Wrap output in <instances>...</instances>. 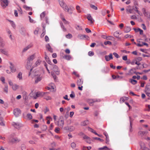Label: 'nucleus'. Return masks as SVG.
Listing matches in <instances>:
<instances>
[{
	"instance_id": "338daca9",
	"label": "nucleus",
	"mask_w": 150,
	"mask_h": 150,
	"mask_svg": "<svg viewBox=\"0 0 150 150\" xmlns=\"http://www.w3.org/2000/svg\"><path fill=\"white\" fill-rule=\"evenodd\" d=\"M45 99L47 100H50L51 99V98L49 96H48L45 98Z\"/></svg>"
},
{
	"instance_id": "5701e85b",
	"label": "nucleus",
	"mask_w": 150,
	"mask_h": 150,
	"mask_svg": "<svg viewBox=\"0 0 150 150\" xmlns=\"http://www.w3.org/2000/svg\"><path fill=\"white\" fill-rule=\"evenodd\" d=\"M83 83V79H79L77 81V85L80 86L82 85Z\"/></svg>"
},
{
	"instance_id": "9b49d317",
	"label": "nucleus",
	"mask_w": 150,
	"mask_h": 150,
	"mask_svg": "<svg viewBox=\"0 0 150 150\" xmlns=\"http://www.w3.org/2000/svg\"><path fill=\"white\" fill-rule=\"evenodd\" d=\"M142 10L145 16H146L148 18H150V13L148 11H146L145 9L144 8H143Z\"/></svg>"
},
{
	"instance_id": "13d9d810",
	"label": "nucleus",
	"mask_w": 150,
	"mask_h": 150,
	"mask_svg": "<svg viewBox=\"0 0 150 150\" xmlns=\"http://www.w3.org/2000/svg\"><path fill=\"white\" fill-rule=\"evenodd\" d=\"M109 56L108 55H105V59L107 61H108L110 60V58H109Z\"/></svg>"
},
{
	"instance_id": "7c9ffc66",
	"label": "nucleus",
	"mask_w": 150,
	"mask_h": 150,
	"mask_svg": "<svg viewBox=\"0 0 150 150\" xmlns=\"http://www.w3.org/2000/svg\"><path fill=\"white\" fill-rule=\"evenodd\" d=\"M18 88V86L16 84H14L12 86V88L14 90H16Z\"/></svg>"
},
{
	"instance_id": "20e7f679",
	"label": "nucleus",
	"mask_w": 150,
	"mask_h": 150,
	"mask_svg": "<svg viewBox=\"0 0 150 150\" xmlns=\"http://www.w3.org/2000/svg\"><path fill=\"white\" fill-rule=\"evenodd\" d=\"M42 78V75L41 74H39L35 75V83H37L40 81Z\"/></svg>"
},
{
	"instance_id": "603ef678",
	"label": "nucleus",
	"mask_w": 150,
	"mask_h": 150,
	"mask_svg": "<svg viewBox=\"0 0 150 150\" xmlns=\"http://www.w3.org/2000/svg\"><path fill=\"white\" fill-rule=\"evenodd\" d=\"M66 37L67 38H70L72 37V35L71 34L69 33L66 35Z\"/></svg>"
},
{
	"instance_id": "6ab92c4d",
	"label": "nucleus",
	"mask_w": 150,
	"mask_h": 150,
	"mask_svg": "<svg viewBox=\"0 0 150 150\" xmlns=\"http://www.w3.org/2000/svg\"><path fill=\"white\" fill-rule=\"evenodd\" d=\"M46 48L51 52H53V49L51 47L49 43L47 44L46 45Z\"/></svg>"
},
{
	"instance_id": "f3484780",
	"label": "nucleus",
	"mask_w": 150,
	"mask_h": 150,
	"mask_svg": "<svg viewBox=\"0 0 150 150\" xmlns=\"http://www.w3.org/2000/svg\"><path fill=\"white\" fill-rule=\"evenodd\" d=\"M0 52L3 54L6 55L8 56V52L5 49H0Z\"/></svg>"
},
{
	"instance_id": "7ed1b4c3",
	"label": "nucleus",
	"mask_w": 150,
	"mask_h": 150,
	"mask_svg": "<svg viewBox=\"0 0 150 150\" xmlns=\"http://www.w3.org/2000/svg\"><path fill=\"white\" fill-rule=\"evenodd\" d=\"M64 124V121L63 116H61L59 117V120L57 122V125L59 127L62 128Z\"/></svg>"
},
{
	"instance_id": "0e129e2a",
	"label": "nucleus",
	"mask_w": 150,
	"mask_h": 150,
	"mask_svg": "<svg viewBox=\"0 0 150 150\" xmlns=\"http://www.w3.org/2000/svg\"><path fill=\"white\" fill-rule=\"evenodd\" d=\"M45 40L46 42H49V38L46 35L45 37Z\"/></svg>"
},
{
	"instance_id": "052dcab7",
	"label": "nucleus",
	"mask_w": 150,
	"mask_h": 150,
	"mask_svg": "<svg viewBox=\"0 0 150 150\" xmlns=\"http://www.w3.org/2000/svg\"><path fill=\"white\" fill-rule=\"evenodd\" d=\"M1 80L3 83H5V79L4 77H1Z\"/></svg>"
},
{
	"instance_id": "09e8293b",
	"label": "nucleus",
	"mask_w": 150,
	"mask_h": 150,
	"mask_svg": "<svg viewBox=\"0 0 150 150\" xmlns=\"http://www.w3.org/2000/svg\"><path fill=\"white\" fill-rule=\"evenodd\" d=\"M133 36L129 34H127L126 35H125L124 36L125 38H131Z\"/></svg>"
},
{
	"instance_id": "c85d7f7f",
	"label": "nucleus",
	"mask_w": 150,
	"mask_h": 150,
	"mask_svg": "<svg viewBox=\"0 0 150 150\" xmlns=\"http://www.w3.org/2000/svg\"><path fill=\"white\" fill-rule=\"evenodd\" d=\"M23 8L27 10L31 11L32 10V8L31 7L28 6L26 5L23 6Z\"/></svg>"
},
{
	"instance_id": "37998d69",
	"label": "nucleus",
	"mask_w": 150,
	"mask_h": 150,
	"mask_svg": "<svg viewBox=\"0 0 150 150\" xmlns=\"http://www.w3.org/2000/svg\"><path fill=\"white\" fill-rule=\"evenodd\" d=\"M27 118L29 120H31L32 118V116L30 113H28L27 115Z\"/></svg>"
},
{
	"instance_id": "774afa93",
	"label": "nucleus",
	"mask_w": 150,
	"mask_h": 150,
	"mask_svg": "<svg viewBox=\"0 0 150 150\" xmlns=\"http://www.w3.org/2000/svg\"><path fill=\"white\" fill-rule=\"evenodd\" d=\"M60 130V129L59 127H56L55 129V132L56 133H58Z\"/></svg>"
},
{
	"instance_id": "49530a36",
	"label": "nucleus",
	"mask_w": 150,
	"mask_h": 150,
	"mask_svg": "<svg viewBox=\"0 0 150 150\" xmlns=\"http://www.w3.org/2000/svg\"><path fill=\"white\" fill-rule=\"evenodd\" d=\"M78 38L80 39L83 40L84 39L83 37V35L79 34L78 36Z\"/></svg>"
},
{
	"instance_id": "39448f33",
	"label": "nucleus",
	"mask_w": 150,
	"mask_h": 150,
	"mask_svg": "<svg viewBox=\"0 0 150 150\" xmlns=\"http://www.w3.org/2000/svg\"><path fill=\"white\" fill-rule=\"evenodd\" d=\"M49 92H38L36 93H35V96H34V98L35 99H36L38 97H42L44 96L45 94H48Z\"/></svg>"
},
{
	"instance_id": "cd10ccee",
	"label": "nucleus",
	"mask_w": 150,
	"mask_h": 150,
	"mask_svg": "<svg viewBox=\"0 0 150 150\" xmlns=\"http://www.w3.org/2000/svg\"><path fill=\"white\" fill-rule=\"evenodd\" d=\"M87 18L88 20L91 22V23H92L93 22V18L90 14H89L88 15Z\"/></svg>"
},
{
	"instance_id": "79ce46f5",
	"label": "nucleus",
	"mask_w": 150,
	"mask_h": 150,
	"mask_svg": "<svg viewBox=\"0 0 150 150\" xmlns=\"http://www.w3.org/2000/svg\"><path fill=\"white\" fill-rule=\"evenodd\" d=\"M51 74H52V76H53V77L54 80L55 81H57V76H56V75H55V74H54L53 73H52V72H51Z\"/></svg>"
},
{
	"instance_id": "e433bc0d",
	"label": "nucleus",
	"mask_w": 150,
	"mask_h": 150,
	"mask_svg": "<svg viewBox=\"0 0 150 150\" xmlns=\"http://www.w3.org/2000/svg\"><path fill=\"white\" fill-rule=\"evenodd\" d=\"M71 146L73 149H74L76 146V144L74 142H72L71 144Z\"/></svg>"
},
{
	"instance_id": "e2e57ef3",
	"label": "nucleus",
	"mask_w": 150,
	"mask_h": 150,
	"mask_svg": "<svg viewBox=\"0 0 150 150\" xmlns=\"http://www.w3.org/2000/svg\"><path fill=\"white\" fill-rule=\"evenodd\" d=\"M74 128L73 126H71L68 129V130L70 131H71L74 130Z\"/></svg>"
},
{
	"instance_id": "bb28decb",
	"label": "nucleus",
	"mask_w": 150,
	"mask_h": 150,
	"mask_svg": "<svg viewBox=\"0 0 150 150\" xmlns=\"http://www.w3.org/2000/svg\"><path fill=\"white\" fill-rule=\"evenodd\" d=\"M119 33L117 31H115L114 33V35L116 38L119 39H121V38L119 37Z\"/></svg>"
},
{
	"instance_id": "aec40b11",
	"label": "nucleus",
	"mask_w": 150,
	"mask_h": 150,
	"mask_svg": "<svg viewBox=\"0 0 150 150\" xmlns=\"http://www.w3.org/2000/svg\"><path fill=\"white\" fill-rule=\"evenodd\" d=\"M62 57L63 58L67 60H69L72 58V57L70 55H65Z\"/></svg>"
},
{
	"instance_id": "c756f323",
	"label": "nucleus",
	"mask_w": 150,
	"mask_h": 150,
	"mask_svg": "<svg viewBox=\"0 0 150 150\" xmlns=\"http://www.w3.org/2000/svg\"><path fill=\"white\" fill-rule=\"evenodd\" d=\"M131 28L127 26L125 28V32L126 33H128L131 30Z\"/></svg>"
},
{
	"instance_id": "2eb2a0df",
	"label": "nucleus",
	"mask_w": 150,
	"mask_h": 150,
	"mask_svg": "<svg viewBox=\"0 0 150 150\" xmlns=\"http://www.w3.org/2000/svg\"><path fill=\"white\" fill-rule=\"evenodd\" d=\"M33 46V44L32 43L30 44L29 45H27V46L25 47L23 50L22 51V52H24L26 51H27L30 48L32 47Z\"/></svg>"
},
{
	"instance_id": "4d7b16f0",
	"label": "nucleus",
	"mask_w": 150,
	"mask_h": 150,
	"mask_svg": "<svg viewBox=\"0 0 150 150\" xmlns=\"http://www.w3.org/2000/svg\"><path fill=\"white\" fill-rule=\"evenodd\" d=\"M21 149L22 150H25L26 148V146L24 144H22L21 146Z\"/></svg>"
},
{
	"instance_id": "6e6552de",
	"label": "nucleus",
	"mask_w": 150,
	"mask_h": 150,
	"mask_svg": "<svg viewBox=\"0 0 150 150\" xmlns=\"http://www.w3.org/2000/svg\"><path fill=\"white\" fill-rule=\"evenodd\" d=\"M21 111L18 108L15 109L13 110V114L16 117H18L21 113Z\"/></svg>"
},
{
	"instance_id": "393cba45",
	"label": "nucleus",
	"mask_w": 150,
	"mask_h": 150,
	"mask_svg": "<svg viewBox=\"0 0 150 150\" xmlns=\"http://www.w3.org/2000/svg\"><path fill=\"white\" fill-rule=\"evenodd\" d=\"M147 133V132L139 131L138 132V134L141 136H142L145 134H146Z\"/></svg>"
},
{
	"instance_id": "dca6fc26",
	"label": "nucleus",
	"mask_w": 150,
	"mask_h": 150,
	"mask_svg": "<svg viewBox=\"0 0 150 150\" xmlns=\"http://www.w3.org/2000/svg\"><path fill=\"white\" fill-rule=\"evenodd\" d=\"M136 69L133 68L130 69L127 75H132L136 73Z\"/></svg>"
},
{
	"instance_id": "680f3d73",
	"label": "nucleus",
	"mask_w": 150,
	"mask_h": 150,
	"mask_svg": "<svg viewBox=\"0 0 150 150\" xmlns=\"http://www.w3.org/2000/svg\"><path fill=\"white\" fill-rule=\"evenodd\" d=\"M138 30H139V32L140 34L141 35H143V30H142L140 28H139Z\"/></svg>"
},
{
	"instance_id": "ea45409f",
	"label": "nucleus",
	"mask_w": 150,
	"mask_h": 150,
	"mask_svg": "<svg viewBox=\"0 0 150 150\" xmlns=\"http://www.w3.org/2000/svg\"><path fill=\"white\" fill-rule=\"evenodd\" d=\"M28 18H29V21L30 23H36V22L35 21L31 18L30 16H29Z\"/></svg>"
},
{
	"instance_id": "5fc2aeb1",
	"label": "nucleus",
	"mask_w": 150,
	"mask_h": 150,
	"mask_svg": "<svg viewBox=\"0 0 150 150\" xmlns=\"http://www.w3.org/2000/svg\"><path fill=\"white\" fill-rule=\"evenodd\" d=\"M113 54V55H114V56L117 58H118L120 57L119 56L117 53L116 52H114Z\"/></svg>"
},
{
	"instance_id": "b1692460",
	"label": "nucleus",
	"mask_w": 150,
	"mask_h": 150,
	"mask_svg": "<svg viewBox=\"0 0 150 150\" xmlns=\"http://www.w3.org/2000/svg\"><path fill=\"white\" fill-rule=\"evenodd\" d=\"M150 91V83H148L146 85L145 89V91Z\"/></svg>"
},
{
	"instance_id": "4468645a",
	"label": "nucleus",
	"mask_w": 150,
	"mask_h": 150,
	"mask_svg": "<svg viewBox=\"0 0 150 150\" xmlns=\"http://www.w3.org/2000/svg\"><path fill=\"white\" fill-rule=\"evenodd\" d=\"M100 101V99H89L88 100V102L89 104H92L96 102H99Z\"/></svg>"
},
{
	"instance_id": "a18cd8bd",
	"label": "nucleus",
	"mask_w": 150,
	"mask_h": 150,
	"mask_svg": "<svg viewBox=\"0 0 150 150\" xmlns=\"http://www.w3.org/2000/svg\"><path fill=\"white\" fill-rule=\"evenodd\" d=\"M70 96L72 98H73L75 97V95L74 91H71V93L70 95Z\"/></svg>"
},
{
	"instance_id": "8fccbe9b",
	"label": "nucleus",
	"mask_w": 150,
	"mask_h": 150,
	"mask_svg": "<svg viewBox=\"0 0 150 150\" xmlns=\"http://www.w3.org/2000/svg\"><path fill=\"white\" fill-rule=\"evenodd\" d=\"M45 15V12H42L40 15V17L41 18H43Z\"/></svg>"
},
{
	"instance_id": "2f4dec72",
	"label": "nucleus",
	"mask_w": 150,
	"mask_h": 150,
	"mask_svg": "<svg viewBox=\"0 0 150 150\" xmlns=\"http://www.w3.org/2000/svg\"><path fill=\"white\" fill-rule=\"evenodd\" d=\"M129 120H130V126L129 128V131L130 132H132V122L131 121V118L130 117H129Z\"/></svg>"
},
{
	"instance_id": "4be33fe9",
	"label": "nucleus",
	"mask_w": 150,
	"mask_h": 150,
	"mask_svg": "<svg viewBox=\"0 0 150 150\" xmlns=\"http://www.w3.org/2000/svg\"><path fill=\"white\" fill-rule=\"evenodd\" d=\"M17 78L19 79L20 80H22V73L21 72H20L18 74L17 76Z\"/></svg>"
},
{
	"instance_id": "412c9836",
	"label": "nucleus",
	"mask_w": 150,
	"mask_h": 150,
	"mask_svg": "<svg viewBox=\"0 0 150 150\" xmlns=\"http://www.w3.org/2000/svg\"><path fill=\"white\" fill-rule=\"evenodd\" d=\"M41 62V60H40V59H38L35 62L34 65H33V67L34 66V67H33L34 68V67H37L40 64Z\"/></svg>"
},
{
	"instance_id": "9d476101",
	"label": "nucleus",
	"mask_w": 150,
	"mask_h": 150,
	"mask_svg": "<svg viewBox=\"0 0 150 150\" xmlns=\"http://www.w3.org/2000/svg\"><path fill=\"white\" fill-rule=\"evenodd\" d=\"M12 125L15 128L17 129H19L20 127L22 126V125L18 122H13L12 123Z\"/></svg>"
},
{
	"instance_id": "a19ab883",
	"label": "nucleus",
	"mask_w": 150,
	"mask_h": 150,
	"mask_svg": "<svg viewBox=\"0 0 150 150\" xmlns=\"http://www.w3.org/2000/svg\"><path fill=\"white\" fill-rule=\"evenodd\" d=\"M104 44L105 45H112V42L109 41H107L104 42Z\"/></svg>"
},
{
	"instance_id": "a211bd4d",
	"label": "nucleus",
	"mask_w": 150,
	"mask_h": 150,
	"mask_svg": "<svg viewBox=\"0 0 150 150\" xmlns=\"http://www.w3.org/2000/svg\"><path fill=\"white\" fill-rule=\"evenodd\" d=\"M35 54H33L30 55L28 58V63L32 61L35 59Z\"/></svg>"
},
{
	"instance_id": "ddd939ff",
	"label": "nucleus",
	"mask_w": 150,
	"mask_h": 150,
	"mask_svg": "<svg viewBox=\"0 0 150 150\" xmlns=\"http://www.w3.org/2000/svg\"><path fill=\"white\" fill-rule=\"evenodd\" d=\"M140 144L141 148L140 150H149L148 148L145 146L144 143L141 142L140 143Z\"/></svg>"
},
{
	"instance_id": "423d86ee",
	"label": "nucleus",
	"mask_w": 150,
	"mask_h": 150,
	"mask_svg": "<svg viewBox=\"0 0 150 150\" xmlns=\"http://www.w3.org/2000/svg\"><path fill=\"white\" fill-rule=\"evenodd\" d=\"M53 70L54 71L56 74L58 75L59 74V71L58 69V67L56 65L53 64Z\"/></svg>"
},
{
	"instance_id": "c03bdc74",
	"label": "nucleus",
	"mask_w": 150,
	"mask_h": 150,
	"mask_svg": "<svg viewBox=\"0 0 150 150\" xmlns=\"http://www.w3.org/2000/svg\"><path fill=\"white\" fill-rule=\"evenodd\" d=\"M90 7L92 8L95 10H97L98 9L97 7L96 6L93 4H91L90 5Z\"/></svg>"
},
{
	"instance_id": "0eeeda50",
	"label": "nucleus",
	"mask_w": 150,
	"mask_h": 150,
	"mask_svg": "<svg viewBox=\"0 0 150 150\" xmlns=\"http://www.w3.org/2000/svg\"><path fill=\"white\" fill-rule=\"evenodd\" d=\"M8 5V0H1V5L4 8H5Z\"/></svg>"
},
{
	"instance_id": "de8ad7c7",
	"label": "nucleus",
	"mask_w": 150,
	"mask_h": 150,
	"mask_svg": "<svg viewBox=\"0 0 150 150\" xmlns=\"http://www.w3.org/2000/svg\"><path fill=\"white\" fill-rule=\"evenodd\" d=\"M88 55L90 56H92L94 54V52L93 51H90L88 52Z\"/></svg>"
},
{
	"instance_id": "f8f14e48",
	"label": "nucleus",
	"mask_w": 150,
	"mask_h": 150,
	"mask_svg": "<svg viewBox=\"0 0 150 150\" xmlns=\"http://www.w3.org/2000/svg\"><path fill=\"white\" fill-rule=\"evenodd\" d=\"M5 41L0 37V47L3 48L5 47Z\"/></svg>"
},
{
	"instance_id": "1a4fd4ad",
	"label": "nucleus",
	"mask_w": 150,
	"mask_h": 150,
	"mask_svg": "<svg viewBox=\"0 0 150 150\" xmlns=\"http://www.w3.org/2000/svg\"><path fill=\"white\" fill-rule=\"evenodd\" d=\"M10 68L11 71L12 73L15 72L16 71V69L14 65L11 62H10Z\"/></svg>"
},
{
	"instance_id": "69168bd1",
	"label": "nucleus",
	"mask_w": 150,
	"mask_h": 150,
	"mask_svg": "<svg viewBox=\"0 0 150 150\" xmlns=\"http://www.w3.org/2000/svg\"><path fill=\"white\" fill-rule=\"evenodd\" d=\"M46 61L49 64L51 65H52V63L51 61L49 59L46 60Z\"/></svg>"
},
{
	"instance_id": "6e6d98bb",
	"label": "nucleus",
	"mask_w": 150,
	"mask_h": 150,
	"mask_svg": "<svg viewBox=\"0 0 150 150\" xmlns=\"http://www.w3.org/2000/svg\"><path fill=\"white\" fill-rule=\"evenodd\" d=\"M76 28L77 30H82L81 27L79 25H77V27H76Z\"/></svg>"
},
{
	"instance_id": "473e14b6",
	"label": "nucleus",
	"mask_w": 150,
	"mask_h": 150,
	"mask_svg": "<svg viewBox=\"0 0 150 150\" xmlns=\"http://www.w3.org/2000/svg\"><path fill=\"white\" fill-rule=\"evenodd\" d=\"M4 86L5 88L3 89L4 91L6 93H7L8 91V86L7 84H6Z\"/></svg>"
},
{
	"instance_id": "bf43d9fd",
	"label": "nucleus",
	"mask_w": 150,
	"mask_h": 150,
	"mask_svg": "<svg viewBox=\"0 0 150 150\" xmlns=\"http://www.w3.org/2000/svg\"><path fill=\"white\" fill-rule=\"evenodd\" d=\"M93 139H96V140H100L101 142H103V139H101L100 138L95 137L93 138Z\"/></svg>"
},
{
	"instance_id": "f257e3e1",
	"label": "nucleus",
	"mask_w": 150,
	"mask_h": 150,
	"mask_svg": "<svg viewBox=\"0 0 150 150\" xmlns=\"http://www.w3.org/2000/svg\"><path fill=\"white\" fill-rule=\"evenodd\" d=\"M59 4L64 9L65 11L68 13L69 14H71L72 10L71 8H69L64 3L63 0H59Z\"/></svg>"
},
{
	"instance_id": "864d4df0",
	"label": "nucleus",
	"mask_w": 150,
	"mask_h": 150,
	"mask_svg": "<svg viewBox=\"0 0 150 150\" xmlns=\"http://www.w3.org/2000/svg\"><path fill=\"white\" fill-rule=\"evenodd\" d=\"M0 125L1 126H4V124L2 121V118L0 119Z\"/></svg>"
},
{
	"instance_id": "3c124183",
	"label": "nucleus",
	"mask_w": 150,
	"mask_h": 150,
	"mask_svg": "<svg viewBox=\"0 0 150 150\" xmlns=\"http://www.w3.org/2000/svg\"><path fill=\"white\" fill-rule=\"evenodd\" d=\"M125 97L121 98L120 99V103H123L125 100Z\"/></svg>"
},
{
	"instance_id": "58836bf2",
	"label": "nucleus",
	"mask_w": 150,
	"mask_h": 150,
	"mask_svg": "<svg viewBox=\"0 0 150 150\" xmlns=\"http://www.w3.org/2000/svg\"><path fill=\"white\" fill-rule=\"evenodd\" d=\"M19 141L20 140L17 138H13L11 140V142H19Z\"/></svg>"
},
{
	"instance_id": "4c0bfd02",
	"label": "nucleus",
	"mask_w": 150,
	"mask_h": 150,
	"mask_svg": "<svg viewBox=\"0 0 150 150\" xmlns=\"http://www.w3.org/2000/svg\"><path fill=\"white\" fill-rule=\"evenodd\" d=\"M105 149L106 150H110V149H109L106 146H103V147L99 148L98 149L99 150H103V149Z\"/></svg>"
},
{
	"instance_id": "72a5a7b5",
	"label": "nucleus",
	"mask_w": 150,
	"mask_h": 150,
	"mask_svg": "<svg viewBox=\"0 0 150 150\" xmlns=\"http://www.w3.org/2000/svg\"><path fill=\"white\" fill-rule=\"evenodd\" d=\"M8 21L10 22V23L11 26L14 28H16V25L14 22L13 21L9 20Z\"/></svg>"
},
{
	"instance_id": "c9c22d12",
	"label": "nucleus",
	"mask_w": 150,
	"mask_h": 150,
	"mask_svg": "<svg viewBox=\"0 0 150 150\" xmlns=\"http://www.w3.org/2000/svg\"><path fill=\"white\" fill-rule=\"evenodd\" d=\"M105 37L106 39L110 40H112L114 38L113 37L111 36H106Z\"/></svg>"
},
{
	"instance_id": "a878e982",
	"label": "nucleus",
	"mask_w": 150,
	"mask_h": 150,
	"mask_svg": "<svg viewBox=\"0 0 150 150\" xmlns=\"http://www.w3.org/2000/svg\"><path fill=\"white\" fill-rule=\"evenodd\" d=\"M89 124L88 120H86L81 122V125L82 126H85Z\"/></svg>"
},
{
	"instance_id": "f704fd0d",
	"label": "nucleus",
	"mask_w": 150,
	"mask_h": 150,
	"mask_svg": "<svg viewBox=\"0 0 150 150\" xmlns=\"http://www.w3.org/2000/svg\"><path fill=\"white\" fill-rule=\"evenodd\" d=\"M130 82L134 85L135 84L137 83L136 80L132 79H130Z\"/></svg>"
},
{
	"instance_id": "f03ea898",
	"label": "nucleus",
	"mask_w": 150,
	"mask_h": 150,
	"mask_svg": "<svg viewBox=\"0 0 150 150\" xmlns=\"http://www.w3.org/2000/svg\"><path fill=\"white\" fill-rule=\"evenodd\" d=\"M126 10L130 13L135 14L137 13L139 15H141V13L138 10V8L136 6H133L132 9H127Z\"/></svg>"
}]
</instances>
